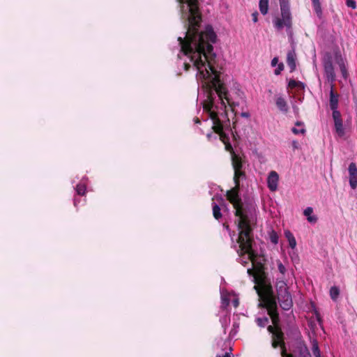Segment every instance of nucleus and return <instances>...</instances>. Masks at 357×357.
<instances>
[{
  "mask_svg": "<svg viewBox=\"0 0 357 357\" xmlns=\"http://www.w3.org/2000/svg\"><path fill=\"white\" fill-rule=\"evenodd\" d=\"M181 18L187 27L185 36L178 37V41L181 51L189 56L190 61L199 71V77L204 79L203 87L207 91V98L203 102L204 111L208 114L210 119L215 115L222 123L220 117L227 118L226 102L234 112L236 105L230 102L228 91L220 79V72L215 67L216 54L213 44L216 41V34L211 26H207L204 31L199 29L202 22L198 0H178Z\"/></svg>",
  "mask_w": 357,
  "mask_h": 357,
  "instance_id": "nucleus-1",
  "label": "nucleus"
},
{
  "mask_svg": "<svg viewBox=\"0 0 357 357\" xmlns=\"http://www.w3.org/2000/svg\"><path fill=\"white\" fill-rule=\"evenodd\" d=\"M257 218L252 220L236 221L239 230L237 243L239 244V249L236 251L241 256L248 254V259L252 262V266L257 272L255 277V289L258 291L257 285H264L266 282V274L264 262L258 261V254L252 248L254 243L253 227L256 225Z\"/></svg>",
  "mask_w": 357,
  "mask_h": 357,
  "instance_id": "nucleus-2",
  "label": "nucleus"
},
{
  "mask_svg": "<svg viewBox=\"0 0 357 357\" xmlns=\"http://www.w3.org/2000/svg\"><path fill=\"white\" fill-rule=\"evenodd\" d=\"M245 174L241 169H235L234 181L235 186L227 191V199L233 205L235 209L234 215L236 221L252 220L257 218L256 206L250 202H243L239 196L240 179L245 177Z\"/></svg>",
  "mask_w": 357,
  "mask_h": 357,
  "instance_id": "nucleus-3",
  "label": "nucleus"
},
{
  "mask_svg": "<svg viewBox=\"0 0 357 357\" xmlns=\"http://www.w3.org/2000/svg\"><path fill=\"white\" fill-rule=\"evenodd\" d=\"M262 301V305L266 308L268 314L273 324V326L270 325L267 328L268 332L273 335V333H276L278 328H281L280 326V317L278 312V305L271 289L267 291L266 295L263 297Z\"/></svg>",
  "mask_w": 357,
  "mask_h": 357,
  "instance_id": "nucleus-4",
  "label": "nucleus"
},
{
  "mask_svg": "<svg viewBox=\"0 0 357 357\" xmlns=\"http://www.w3.org/2000/svg\"><path fill=\"white\" fill-rule=\"evenodd\" d=\"M281 17H276L273 24L277 31H281L286 27L287 34L292 35V15L290 11L289 0H279Z\"/></svg>",
  "mask_w": 357,
  "mask_h": 357,
  "instance_id": "nucleus-5",
  "label": "nucleus"
},
{
  "mask_svg": "<svg viewBox=\"0 0 357 357\" xmlns=\"http://www.w3.org/2000/svg\"><path fill=\"white\" fill-rule=\"evenodd\" d=\"M211 120L213 121L212 129L215 134L218 135L220 140L225 144V150L229 152L231 155H234L235 152L232 145L229 142V137L228 135L224 132L225 126L223 123L220 122L214 114L211 116Z\"/></svg>",
  "mask_w": 357,
  "mask_h": 357,
  "instance_id": "nucleus-6",
  "label": "nucleus"
},
{
  "mask_svg": "<svg viewBox=\"0 0 357 357\" xmlns=\"http://www.w3.org/2000/svg\"><path fill=\"white\" fill-rule=\"evenodd\" d=\"M272 347L274 349L280 347L283 354H286V346L284 340V333L281 328H278L276 333L272 335Z\"/></svg>",
  "mask_w": 357,
  "mask_h": 357,
  "instance_id": "nucleus-7",
  "label": "nucleus"
},
{
  "mask_svg": "<svg viewBox=\"0 0 357 357\" xmlns=\"http://www.w3.org/2000/svg\"><path fill=\"white\" fill-rule=\"evenodd\" d=\"M324 69L327 80L333 84L335 81V73L331 56L324 59Z\"/></svg>",
  "mask_w": 357,
  "mask_h": 357,
  "instance_id": "nucleus-8",
  "label": "nucleus"
},
{
  "mask_svg": "<svg viewBox=\"0 0 357 357\" xmlns=\"http://www.w3.org/2000/svg\"><path fill=\"white\" fill-rule=\"evenodd\" d=\"M349 184L352 189H356L357 187V166L356 163L351 162L349 165Z\"/></svg>",
  "mask_w": 357,
  "mask_h": 357,
  "instance_id": "nucleus-9",
  "label": "nucleus"
},
{
  "mask_svg": "<svg viewBox=\"0 0 357 357\" xmlns=\"http://www.w3.org/2000/svg\"><path fill=\"white\" fill-rule=\"evenodd\" d=\"M278 299L281 307L284 310H289L293 305L291 296L289 293L283 294L282 296H278Z\"/></svg>",
  "mask_w": 357,
  "mask_h": 357,
  "instance_id": "nucleus-10",
  "label": "nucleus"
},
{
  "mask_svg": "<svg viewBox=\"0 0 357 357\" xmlns=\"http://www.w3.org/2000/svg\"><path fill=\"white\" fill-rule=\"evenodd\" d=\"M279 181V176L275 171H271L267 178V183L269 190L274 192L278 188V184Z\"/></svg>",
  "mask_w": 357,
  "mask_h": 357,
  "instance_id": "nucleus-11",
  "label": "nucleus"
},
{
  "mask_svg": "<svg viewBox=\"0 0 357 357\" xmlns=\"http://www.w3.org/2000/svg\"><path fill=\"white\" fill-rule=\"evenodd\" d=\"M339 102V94L334 91V84H331V91H330V100L329 105L331 110H335L338 107Z\"/></svg>",
  "mask_w": 357,
  "mask_h": 357,
  "instance_id": "nucleus-12",
  "label": "nucleus"
},
{
  "mask_svg": "<svg viewBox=\"0 0 357 357\" xmlns=\"http://www.w3.org/2000/svg\"><path fill=\"white\" fill-rule=\"evenodd\" d=\"M275 287L278 296L289 293L284 282V277H280L277 279Z\"/></svg>",
  "mask_w": 357,
  "mask_h": 357,
  "instance_id": "nucleus-13",
  "label": "nucleus"
},
{
  "mask_svg": "<svg viewBox=\"0 0 357 357\" xmlns=\"http://www.w3.org/2000/svg\"><path fill=\"white\" fill-rule=\"evenodd\" d=\"M296 54L294 50H290L287 54V63L290 68V72H293L296 70Z\"/></svg>",
  "mask_w": 357,
  "mask_h": 357,
  "instance_id": "nucleus-14",
  "label": "nucleus"
},
{
  "mask_svg": "<svg viewBox=\"0 0 357 357\" xmlns=\"http://www.w3.org/2000/svg\"><path fill=\"white\" fill-rule=\"evenodd\" d=\"M336 61H337V63L338 64V66L340 67V72L342 73L343 78L347 79L348 77V73H347V70L344 61L343 59L342 58L341 55H339V56L336 55Z\"/></svg>",
  "mask_w": 357,
  "mask_h": 357,
  "instance_id": "nucleus-15",
  "label": "nucleus"
},
{
  "mask_svg": "<svg viewBox=\"0 0 357 357\" xmlns=\"http://www.w3.org/2000/svg\"><path fill=\"white\" fill-rule=\"evenodd\" d=\"M275 104L278 108L282 112L287 113L289 107L285 99L282 97H278L276 98Z\"/></svg>",
  "mask_w": 357,
  "mask_h": 357,
  "instance_id": "nucleus-16",
  "label": "nucleus"
},
{
  "mask_svg": "<svg viewBox=\"0 0 357 357\" xmlns=\"http://www.w3.org/2000/svg\"><path fill=\"white\" fill-rule=\"evenodd\" d=\"M313 213V208L312 207H307L304 211L303 214L307 217V220L309 222L315 223L317 221V217L316 215H312Z\"/></svg>",
  "mask_w": 357,
  "mask_h": 357,
  "instance_id": "nucleus-17",
  "label": "nucleus"
},
{
  "mask_svg": "<svg viewBox=\"0 0 357 357\" xmlns=\"http://www.w3.org/2000/svg\"><path fill=\"white\" fill-rule=\"evenodd\" d=\"M231 162H232V166L234 169H242L243 164L241 158L239 155H236V153L234 155H231Z\"/></svg>",
  "mask_w": 357,
  "mask_h": 357,
  "instance_id": "nucleus-18",
  "label": "nucleus"
},
{
  "mask_svg": "<svg viewBox=\"0 0 357 357\" xmlns=\"http://www.w3.org/2000/svg\"><path fill=\"white\" fill-rule=\"evenodd\" d=\"M313 9L319 18L322 17V8L319 0H311Z\"/></svg>",
  "mask_w": 357,
  "mask_h": 357,
  "instance_id": "nucleus-19",
  "label": "nucleus"
},
{
  "mask_svg": "<svg viewBox=\"0 0 357 357\" xmlns=\"http://www.w3.org/2000/svg\"><path fill=\"white\" fill-rule=\"evenodd\" d=\"M269 0H259V7L261 13L264 15L268 13Z\"/></svg>",
  "mask_w": 357,
  "mask_h": 357,
  "instance_id": "nucleus-20",
  "label": "nucleus"
},
{
  "mask_svg": "<svg viewBox=\"0 0 357 357\" xmlns=\"http://www.w3.org/2000/svg\"><path fill=\"white\" fill-rule=\"evenodd\" d=\"M288 87L293 89L298 88L303 89L305 88V84L301 81H296L295 79H290L288 84Z\"/></svg>",
  "mask_w": 357,
  "mask_h": 357,
  "instance_id": "nucleus-21",
  "label": "nucleus"
},
{
  "mask_svg": "<svg viewBox=\"0 0 357 357\" xmlns=\"http://www.w3.org/2000/svg\"><path fill=\"white\" fill-rule=\"evenodd\" d=\"M334 123H335V131L337 133V135L340 137L344 136V130L343 128L342 120L338 121H335Z\"/></svg>",
  "mask_w": 357,
  "mask_h": 357,
  "instance_id": "nucleus-22",
  "label": "nucleus"
},
{
  "mask_svg": "<svg viewBox=\"0 0 357 357\" xmlns=\"http://www.w3.org/2000/svg\"><path fill=\"white\" fill-rule=\"evenodd\" d=\"M285 236L288 239L289 246L291 248H294L296 245V241L291 232L289 231H285Z\"/></svg>",
  "mask_w": 357,
  "mask_h": 357,
  "instance_id": "nucleus-23",
  "label": "nucleus"
},
{
  "mask_svg": "<svg viewBox=\"0 0 357 357\" xmlns=\"http://www.w3.org/2000/svg\"><path fill=\"white\" fill-rule=\"evenodd\" d=\"M299 356L300 357H312L308 350V348L305 344L300 347L299 348Z\"/></svg>",
  "mask_w": 357,
  "mask_h": 357,
  "instance_id": "nucleus-24",
  "label": "nucleus"
},
{
  "mask_svg": "<svg viewBox=\"0 0 357 357\" xmlns=\"http://www.w3.org/2000/svg\"><path fill=\"white\" fill-rule=\"evenodd\" d=\"M213 215L216 220H219L220 218H222L220 208L216 204H213Z\"/></svg>",
  "mask_w": 357,
  "mask_h": 357,
  "instance_id": "nucleus-25",
  "label": "nucleus"
},
{
  "mask_svg": "<svg viewBox=\"0 0 357 357\" xmlns=\"http://www.w3.org/2000/svg\"><path fill=\"white\" fill-rule=\"evenodd\" d=\"M340 294V289L337 287L333 286L330 289V296L332 300L335 301Z\"/></svg>",
  "mask_w": 357,
  "mask_h": 357,
  "instance_id": "nucleus-26",
  "label": "nucleus"
},
{
  "mask_svg": "<svg viewBox=\"0 0 357 357\" xmlns=\"http://www.w3.org/2000/svg\"><path fill=\"white\" fill-rule=\"evenodd\" d=\"M312 343V353H313L314 356L315 357H321V354H320L317 341L316 340H314Z\"/></svg>",
  "mask_w": 357,
  "mask_h": 357,
  "instance_id": "nucleus-27",
  "label": "nucleus"
},
{
  "mask_svg": "<svg viewBox=\"0 0 357 357\" xmlns=\"http://www.w3.org/2000/svg\"><path fill=\"white\" fill-rule=\"evenodd\" d=\"M236 123H237L236 121H234L232 123V128H230V131H231V134L232 135L233 140L235 142H238L240 139V137L238 135L237 132L236 130H236Z\"/></svg>",
  "mask_w": 357,
  "mask_h": 357,
  "instance_id": "nucleus-28",
  "label": "nucleus"
},
{
  "mask_svg": "<svg viewBox=\"0 0 357 357\" xmlns=\"http://www.w3.org/2000/svg\"><path fill=\"white\" fill-rule=\"evenodd\" d=\"M269 319L267 317H258L256 319L257 324L261 328L265 327V326L268 323Z\"/></svg>",
  "mask_w": 357,
  "mask_h": 357,
  "instance_id": "nucleus-29",
  "label": "nucleus"
},
{
  "mask_svg": "<svg viewBox=\"0 0 357 357\" xmlns=\"http://www.w3.org/2000/svg\"><path fill=\"white\" fill-rule=\"evenodd\" d=\"M76 192L79 195H84L86 192V185L82 183L77 184L76 186Z\"/></svg>",
  "mask_w": 357,
  "mask_h": 357,
  "instance_id": "nucleus-30",
  "label": "nucleus"
},
{
  "mask_svg": "<svg viewBox=\"0 0 357 357\" xmlns=\"http://www.w3.org/2000/svg\"><path fill=\"white\" fill-rule=\"evenodd\" d=\"M277 265H278V271L281 274V277H284L287 272V269H286L285 266L282 264V263L280 260L277 261Z\"/></svg>",
  "mask_w": 357,
  "mask_h": 357,
  "instance_id": "nucleus-31",
  "label": "nucleus"
},
{
  "mask_svg": "<svg viewBox=\"0 0 357 357\" xmlns=\"http://www.w3.org/2000/svg\"><path fill=\"white\" fill-rule=\"evenodd\" d=\"M245 255L246 254H243V255L241 256L239 254H238L239 257L238 262L244 266H247L249 261H250V260L248 259V257L245 258Z\"/></svg>",
  "mask_w": 357,
  "mask_h": 357,
  "instance_id": "nucleus-32",
  "label": "nucleus"
},
{
  "mask_svg": "<svg viewBox=\"0 0 357 357\" xmlns=\"http://www.w3.org/2000/svg\"><path fill=\"white\" fill-rule=\"evenodd\" d=\"M332 111H333L332 115H333V119L334 120V122L341 121L342 116H341L340 112L337 110V109H335V110H332Z\"/></svg>",
  "mask_w": 357,
  "mask_h": 357,
  "instance_id": "nucleus-33",
  "label": "nucleus"
},
{
  "mask_svg": "<svg viewBox=\"0 0 357 357\" xmlns=\"http://www.w3.org/2000/svg\"><path fill=\"white\" fill-rule=\"evenodd\" d=\"M247 273L253 278V282L255 283V277L257 275V272L254 267L252 266V268H248L247 270Z\"/></svg>",
  "mask_w": 357,
  "mask_h": 357,
  "instance_id": "nucleus-34",
  "label": "nucleus"
},
{
  "mask_svg": "<svg viewBox=\"0 0 357 357\" xmlns=\"http://www.w3.org/2000/svg\"><path fill=\"white\" fill-rule=\"evenodd\" d=\"M291 131L295 135H298V134H305V132H306V130L305 128H301V129H297L296 128H293L291 129Z\"/></svg>",
  "mask_w": 357,
  "mask_h": 357,
  "instance_id": "nucleus-35",
  "label": "nucleus"
},
{
  "mask_svg": "<svg viewBox=\"0 0 357 357\" xmlns=\"http://www.w3.org/2000/svg\"><path fill=\"white\" fill-rule=\"evenodd\" d=\"M270 238H271V241L273 243H274V244H277L278 243V234L275 232H273L271 234Z\"/></svg>",
  "mask_w": 357,
  "mask_h": 357,
  "instance_id": "nucleus-36",
  "label": "nucleus"
},
{
  "mask_svg": "<svg viewBox=\"0 0 357 357\" xmlns=\"http://www.w3.org/2000/svg\"><path fill=\"white\" fill-rule=\"evenodd\" d=\"M346 5L348 7L351 8L353 9H355L356 8V1L354 0H347L346 1Z\"/></svg>",
  "mask_w": 357,
  "mask_h": 357,
  "instance_id": "nucleus-37",
  "label": "nucleus"
},
{
  "mask_svg": "<svg viewBox=\"0 0 357 357\" xmlns=\"http://www.w3.org/2000/svg\"><path fill=\"white\" fill-rule=\"evenodd\" d=\"M283 69H284V65L282 63H280V64H278V68L274 71L275 75H280L281 73V71L283 70Z\"/></svg>",
  "mask_w": 357,
  "mask_h": 357,
  "instance_id": "nucleus-38",
  "label": "nucleus"
},
{
  "mask_svg": "<svg viewBox=\"0 0 357 357\" xmlns=\"http://www.w3.org/2000/svg\"><path fill=\"white\" fill-rule=\"evenodd\" d=\"M206 137L208 141L216 140L218 138L217 135L213 134V132L208 133L206 135Z\"/></svg>",
  "mask_w": 357,
  "mask_h": 357,
  "instance_id": "nucleus-39",
  "label": "nucleus"
},
{
  "mask_svg": "<svg viewBox=\"0 0 357 357\" xmlns=\"http://www.w3.org/2000/svg\"><path fill=\"white\" fill-rule=\"evenodd\" d=\"M252 19L254 22H257L258 21V13L257 11L252 14Z\"/></svg>",
  "mask_w": 357,
  "mask_h": 357,
  "instance_id": "nucleus-40",
  "label": "nucleus"
},
{
  "mask_svg": "<svg viewBox=\"0 0 357 357\" xmlns=\"http://www.w3.org/2000/svg\"><path fill=\"white\" fill-rule=\"evenodd\" d=\"M241 116L243 118H247V119H249L250 116V114L249 112H241Z\"/></svg>",
  "mask_w": 357,
  "mask_h": 357,
  "instance_id": "nucleus-41",
  "label": "nucleus"
},
{
  "mask_svg": "<svg viewBox=\"0 0 357 357\" xmlns=\"http://www.w3.org/2000/svg\"><path fill=\"white\" fill-rule=\"evenodd\" d=\"M278 59L277 57H275L272 59L271 61V65L272 66H276V64L278 63Z\"/></svg>",
  "mask_w": 357,
  "mask_h": 357,
  "instance_id": "nucleus-42",
  "label": "nucleus"
},
{
  "mask_svg": "<svg viewBox=\"0 0 357 357\" xmlns=\"http://www.w3.org/2000/svg\"><path fill=\"white\" fill-rule=\"evenodd\" d=\"M183 66H184V70L185 71H188L190 70V68H191L190 64H189L188 63H184Z\"/></svg>",
  "mask_w": 357,
  "mask_h": 357,
  "instance_id": "nucleus-43",
  "label": "nucleus"
},
{
  "mask_svg": "<svg viewBox=\"0 0 357 357\" xmlns=\"http://www.w3.org/2000/svg\"><path fill=\"white\" fill-rule=\"evenodd\" d=\"M281 356H282V357H294L292 354H287V352H286V354H283L282 350H281Z\"/></svg>",
  "mask_w": 357,
  "mask_h": 357,
  "instance_id": "nucleus-44",
  "label": "nucleus"
},
{
  "mask_svg": "<svg viewBox=\"0 0 357 357\" xmlns=\"http://www.w3.org/2000/svg\"><path fill=\"white\" fill-rule=\"evenodd\" d=\"M216 357H231V356L229 353L226 352L222 356L218 355L216 356Z\"/></svg>",
  "mask_w": 357,
  "mask_h": 357,
  "instance_id": "nucleus-45",
  "label": "nucleus"
},
{
  "mask_svg": "<svg viewBox=\"0 0 357 357\" xmlns=\"http://www.w3.org/2000/svg\"><path fill=\"white\" fill-rule=\"evenodd\" d=\"M295 125H296V126H303V122H301V121H296V122L295 123Z\"/></svg>",
  "mask_w": 357,
  "mask_h": 357,
  "instance_id": "nucleus-46",
  "label": "nucleus"
},
{
  "mask_svg": "<svg viewBox=\"0 0 357 357\" xmlns=\"http://www.w3.org/2000/svg\"><path fill=\"white\" fill-rule=\"evenodd\" d=\"M297 142L296 141H294L293 142V146L295 148V149H297L298 146H297Z\"/></svg>",
  "mask_w": 357,
  "mask_h": 357,
  "instance_id": "nucleus-47",
  "label": "nucleus"
},
{
  "mask_svg": "<svg viewBox=\"0 0 357 357\" xmlns=\"http://www.w3.org/2000/svg\"><path fill=\"white\" fill-rule=\"evenodd\" d=\"M195 122L196 123H200V120H199L198 118H196V119H195Z\"/></svg>",
  "mask_w": 357,
  "mask_h": 357,
  "instance_id": "nucleus-48",
  "label": "nucleus"
},
{
  "mask_svg": "<svg viewBox=\"0 0 357 357\" xmlns=\"http://www.w3.org/2000/svg\"><path fill=\"white\" fill-rule=\"evenodd\" d=\"M223 226L227 229L229 230V227L228 225L224 224Z\"/></svg>",
  "mask_w": 357,
  "mask_h": 357,
  "instance_id": "nucleus-49",
  "label": "nucleus"
},
{
  "mask_svg": "<svg viewBox=\"0 0 357 357\" xmlns=\"http://www.w3.org/2000/svg\"><path fill=\"white\" fill-rule=\"evenodd\" d=\"M74 205L76 206V201H74Z\"/></svg>",
  "mask_w": 357,
  "mask_h": 357,
  "instance_id": "nucleus-50",
  "label": "nucleus"
},
{
  "mask_svg": "<svg viewBox=\"0 0 357 357\" xmlns=\"http://www.w3.org/2000/svg\"><path fill=\"white\" fill-rule=\"evenodd\" d=\"M238 302L236 301V304H235V307H237Z\"/></svg>",
  "mask_w": 357,
  "mask_h": 357,
  "instance_id": "nucleus-51",
  "label": "nucleus"
}]
</instances>
